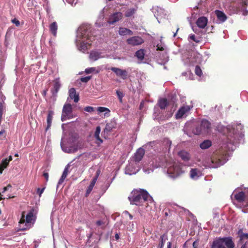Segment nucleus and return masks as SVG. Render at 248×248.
<instances>
[{
    "instance_id": "0e129e2a",
    "label": "nucleus",
    "mask_w": 248,
    "mask_h": 248,
    "mask_svg": "<svg viewBox=\"0 0 248 248\" xmlns=\"http://www.w3.org/2000/svg\"><path fill=\"white\" fill-rule=\"evenodd\" d=\"M100 174V170H98L96 172L95 176L93 178H96V179H97Z\"/></svg>"
},
{
    "instance_id": "4468645a",
    "label": "nucleus",
    "mask_w": 248,
    "mask_h": 248,
    "mask_svg": "<svg viewBox=\"0 0 248 248\" xmlns=\"http://www.w3.org/2000/svg\"><path fill=\"white\" fill-rule=\"evenodd\" d=\"M208 19L205 16H201L198 18L196 21L197 26L201 29H204L207 26Z\"/></svg>"
},
{
    "instance_id": "58836bf2",
    "label": "nucleus",
    "mask_w": 248,
    "mask_h": 248,
    "mask_svg": "<svg viewBox=\"0 0 248 248\" xmlns=\"http://www.w3.org/2000/svg\"><path fill=\"white\" fill-rule=\"evenodd\" d=\"M192 132L195 135H200L201 134H203L201 125L196 126L194 128H193Z\"/></svg>"
},
{
    "instance_id": "9d476101",
    "label": "nucleus",
    "mask_w": 248,
    "mask_h": 248,
    "mask_svg": "<svg viewBox=\"0 0 248 248\" xmlns=\"http://www.w3.org/2000/svg\"><path fill=\"white\" fill-rule=\"evenodd\" d=\"M127 43L131 46H138L143 43V40L139 36H133L126 40Z\"/></svg>"
},
{
    "instance_id": "a18cd8bd",
    "label": "nucleus",
    "mask_w": 248,
    "mask_h": 248,
    "mask_svg": "<svg viewBox=\"0 0 248 248\" xmlns=\"http://www.w3.org/2000/svg\"><path fill=\"white\" fill-rule=\"evenodd\" d=\"M135 13V10L134 9H128L127 10L125 13V16H126V17H129V16H132L134 13Z\"/></svg>"
},
{
    "instance_id": "cd10ccee",
    "label": "nucleus",
    "mask_w": 248,
    "mask_h": 248,
    "mask_svg": "<svg viewBox=\"0 0 248 248\" xmlns=\"http://www.w3.org/2000/svg\"><path fill=\"white\" fill-rule=\"evenodd\" d=\"M139 170V169H133L132 165H128L126 166L125 170V172L126 174L129 175H132L136 174Z\"/></svg>"
},
{
    "instance_id": "0eeeda50",
    "label": "nucleus",
    "mask_w": 248,
    "mask_h": 248,
    "mask_svg": "<svg viewBox=\"0 0 248 248\" xmlns=\"http://www.w3.org/2000/svg\"><path fill=\"white\" fill-rule=\"evenodd\" d=\"M74 117L72 114V107L71 104H66L63 106L62 114L61 116V120L64 122L67 119H70Z\"/></svg>"
},
{
    "instance_id": "09e8293b",
    "label": "nucleus",
    "mask_w": 248,
    "mask_h": 248,
    "mask_svg": "<svg viewBox=\"0 0 248 248\" xmlns=\"http://www.w3.org/2000/svg\"><path fill=\"white\" fill-rule=\"evenodd\" d=\"M156 50L165 51H166L165 46L164 45L158 44L156 46Z\"/></svg>"
},
{
    "instance_id": "2f4dec72",
    "label": "nucleus",
    "mask_w": 248,
    "mask_h": 248,
    "mask_svg": "<svg viewBox=\"0 0 248 248\" xmlns=\"http://www.w3.org/2000/svg\"><path fill=\"white\" fill-rule=\"evenodd\" d=\"M240 236V241L242 242H245L248 241V233H243L242 231L240 230L238 232Z\"/></svg>"
},
{
    "instance_id": "603ef678",
    "label": "nucleus",
    "mask_w": 248,
    "mask_h": 248,
    "mask_svg": "<svg viewBox=\"0 0 248 248\" xmlns=\"http://www.w3.org/2000/svg\"><path fill=\"white\" fill-rule=\"evenodd\" d=\"M91 79V77H86L81 78V81L83 82H87Z\"/></svg>"
},
{
    "instance_id": "20e7f679",
    "label": "nucleus",
    "mask_w": 248,
    "mask_h": 248,
    "mask_svg": "<svg viewBox=\"0 0 248 248\" xmlns=\"http://www.w3.org/2000/svg\"><path fill=\"white\" fill-rule=\"evenodd\" d=\"M228 157L223 154H216L213 157L209 159V162H205L203 165L205 167L217 168L225 164L228 160Z\"/></svg>"
},
{
    "instance_id": "79ce46f5",
    "label": "nucleus",
    "mask_w": 248,
    "mask_h": 248,
    "mask_svg": "<svg viewBox=\"0 0 248 248\" xmlns=\"http://www.w3.org/2000/svg\"><path fill=\"white\" fill-rule=\"evenodd\" d=\"M84 147V142L82 140L78 141L75 145H74V148H77V151L78 149H82Z\"/></svg>"
},
{
    "instance_id": "c9c22d12",
    "label": "nucleus",
    "mask_w": 248,
    "mask_h": 248,
    "mask_svg": "<svg viewBox=\"0 0 248 248\" xmlns=\"http://www.w3.org/2000/svg\"><path fill=\"white\" fill-rule=\"evenodd\" d=\"M101 131V128L99 126L96 127L95 131L94 133V137L97 140L99 141V143H102L103 142L102 140L100 139L99 137V134Z\"/></svg>"
},
{
    "instance_id": "1a4fd4ad",
    "label": "nucleus",
    "mask_w": 248,
    "mask_h": 248,
    "mask_svg": "<svg viewBox=\"0 0 248 248\" xmlns=\"http://www.w3.org/2000/svg\"><path fill=\"white\" fill-rule=\"evenodd\" d=\"M110 69L114 72L117 76L123 79H125L127 77L128 73L125 70L115 67H111Z\"/></svg>"
},
{
    "instance_id": "680f3d73",
    "label": "nucleus",
    "mask_w": 248,
    "mask_h": 248,
    "mask_svg": "<svg viewBox=\"0 0 248 248\" xmlns=\"http://www.w3.org/2000/svg\"><path fill=\"white\" fill-rule=\"evenodd\" d=\"M43 176L45 178L46 181L48 180V173L47 172H44Z\"/></svg>"
},
{
    "instance_id": "13d9d810",
    "label": "nucleus",
    "mask_w": 248,
    "mask_h": 248,
    "mask_svg": "<svg viewBox=\"0 0 248 248\" xmlns=\"http://www.w3.org/2000/svg\"><path fill=\"white\" fill-rule=\"evenodd\" d=\"M190 39L193 40L194 42H198L199 41L195 39V36L194 34H191L189 36Z\"/></svg>"
},
{
    "instance_id": "9b49d317",
    "label": "nucleus",
    "mask_w": 248,
    "mask_h": 248,
    "mask_svg": "<svg viewBox=\"0 0 248 248\" xmlns=\"http://www.w3.org/2000/svg\"><path fill=\"white\" fill-rule=\"evenodd\" d=\"M122 16V14L121 13H115L109 16L108 22L110 24H113L121 19Z\"/></svg>"
},
{
    "instance_id": "8fccbe9b",
    "label": "nucleus",
    "mask_w": 248,
    "mask_h": 248,
    "mask_svg": "<svg viewBox=\"0 0 248 248\" xmlns=\"http://www.w3.org/2000/svg\"><path fill=\"white\" fill-rule=\"evenodd\" d=\"M85 111L88 112H92L94 111V108L92 107L88 106L84 108Z\"/></svg>"
},
{
    "instance_id": "423d86ee",
    "label": "nucleus",
    "mask_w": 248,
    "mask_h": 248,
    "mask_svg": "<svg viewBox=\"0 0 248 248\" xmlns=\"http://www.w3.org/2000/svg\"><path fill=\"white\" fill-rule=\"evenodd\" d=\"M35 221V217L32 212H30L25 218L24 213L22 214V217L19 223L20 229L24 231L31 227Z\"/></svg>"
},
{
    "instance_id": "6ab92c4d",
    "label": "nucleus",
    "mask_w": 248,
    "mask_h": 248,
    "mask_svg": "<svg viewBox=\"0 0 248 248\" xmlns=\"http://www.w3.org/2000/svg\"><path fill=\"white\" fill-rule=\"evenodd\" d=\"M215 14L217 16V19L219 21V22H224L227 19V16L222 11L219 10H216Z\"/></svg>"
},
{
    "instance_id": "4be33fe9",
    "label": "nucleus",
    "mask_w": 248,
    "mask_h": 248,
    "mask_svg": "<svg viewBox=\"0 0 248 248\" xmlns=\"http://www.w3.org/2000/svg\"><path fill=\"white\" fill-rule=\"evenodd\" d=\"M178 155L181 159L184 161H187L189 160L190 158V155L189 154L185 151H181L178 153Z\"/></svg>"
},
{
    "instance_id": "f03ea898",
    "label": "nucleus",
    "mask_w": 248,
    "mask_h": 248,
    "mask_svg": "<svg viewBox=\"0 0 248 248\" xmlns=\"http://www.w3.org/2000/svg\"><path fill=\"white\" fill-rule=\"evenodd\" d=\"M227 129L229 132L227 146L229 150H233V146L237 143L239 137L242 136L243 126L241 124L229 125Z\"/></svg>"
},
{
    "instance_id": "7c9ffc66",
    "label": "nucleus",
    "mask_w": 248,
    "mask_h": 248,
    "mask_svg": "<svg viewBox=\"0 0 248 248\" xmlns=\"http://www.w3.org/2000/svg\"><path fill=\"white\" fill-rule=\"evenodd\" d=\"M119 33L121 35H125L126 34L132 35L133 34L132 31L125 28H120Z\"/></svg>"
},
{
    "instance_id": "bf43d9fd",
    "label": "nucleus",
    "mask_w": 248,
    "mask_h": 248,
    "mask_svg": "<svg viewBox=\"0 0 248 248\" xmlns=\"http://www.w3.org/2000/svg\"><path fill=\"white\" fill-rule=\"evenodd\" d=\"M241 248H248V241H246Z\"/></svg>"
},
{
    "instance_id": "6e6d98bb",
    "label": "nucleus",
    "mask_w": 248,
    "mask_h": 248,
    "mask_svg": "<svg viewBox=\"0 0 248 248\" xmlns=\"http://www.w3.org/2000/svg\"><path fill=\"white\" fill-rule=\"evenodd\" d=\"M66 1L71 5H75L77 3L76 0H66Z\"/></svg>"
},
{
    "instance_id": "f3484780",
    "label": "nucleus",
    "mask_w": 248,
    "mask_h": 248,
    "mask_svg": "<svg viewBox=\"0 0 248 248\" xmlns=\"http://www.w3.org/2000/svg\"><path fill=\"white\" fill-rule=\"evenodd\" d=\"M12 160V156H9L8 158H5L3 160L1 163L0 164V173H2V171L7 167L9 162Z\"/></svg>"
},
{
    "instance_id": "6e6552de",
    "label": "nucleus",
    "mask_w": 248,
    "mask_h": 248,
    "mask_svg": "<svg viewBox=\"0 0 248 248\" xmlns=\"http://www.w3.org/2000/svg\"><path fill=\"white\" fill-rule=\"evenodd\" d=\"M191 109V107L188 105L184 106L181 107L175 115L177 119L186 117Z\"/></svg>"
},
{
    "instance_id": "2eb2a0df",
    "label": "nucleus",
    "mask_w": 248,
    "mask_h": 248,
    "mask_svg": "<svg viewBox=\"0 0 248 248\" xmlns=\"http://www.w3.org/2000/svg\"><path fill=\"white\" fill-rule=\"evenodd\" d=\"M145 154V151L142 148L138 149L135 154L134 159L136 162H139L143 158Z\"/></svg>"
},
{
    "instance_id": "dca6fc26",
    "label": "nucleus",
    "mask_w": 248,
    "mask_h": 248,
    "mask_svg": "<svg viewBox=\"0 0 248 248\" xmlns=\"http://www.w3.org/2000/svg\"><path fill=\"white\" fill-rule=\"evenodd\" d=\"M211 248H225L224 238H219L215 240L213 243Z\"/></svg>"
},
{
    "instance_id": "a878e982",
    "label": "nucleus",
    "mask_w": 248,
    "mask_h": 248,
    "mask_svg": "<svg viewBox=\"0 0 248 248\" xmlns=\"http://www.w3.org/2000/svg\"><path fill=\"white\" fill-rule=\"evenodd\" d=\"M201 174V171L197 169H191L190 171V177L193 179H197Z\"/></svg>"
},
{
    "instance_id": "f8f14e48",
    "label": "nucleus",
    "mask_w": 248,
    "mask_h": 248,
    "mask_svg": "<svg viewBox=\"0 0 248 248\" xmlns=\"http://www.w3.org/2000/svg\"><path fill=\"white\" fill-rule=\"evenodd\" d=\"M103 53L100 51H92L89 55V58L91 60L95 61L99 59L105 57V56L102 55Z\"/></svg>"
},
{
    "instance_id": "f257e3e1",
    "label": "nucleus",
    "mask_w": 248,
    "mask_h": 248,
    "mask_svg": "<svg viewBox=\"0 0 248 248\" xmlns=\"http://www.w3.org/2000/svg\"><path fill=\"white\" fill-rule=\"evenodd\" d=\"M91 29L90 25L84 24L77 31L76 43L78 49L83 53L90 48L92 42L94 38L91 35Z\"/></svg>"
},
{
    "instance_id": "e2e57ef3",
    "label": "nucleus",
    "mask_w": 248,
    "mask_h": 248,
    "mask_svg": "<svg viewBox=\"0 0 248 248\" xmlns=\"http://www.w3.org/2000/svg\"><path fill=\"white\" fill-rule=\"evenodd\" d=\"M4 106L3 105V102H0V111L3 112V108Z\"/></svg>"
},
{
    "instance_id": "b1692460",
    "label": "nucleus",
    "mask_w": 248,
    "mask_h": 248,
    "mask_svg": "<svg viewBox=\"0 0 248 248\" xmlns=\"http://www.w3.org/2000/svg\"><path fill=\"white\" fill-rule=\"evenodd\" d=\"M224 245L226 246L227 248H234V244L232 240V237H224Z\"/></svg>"
},
{
    "instance_id": "3c124183",
    "label": "nucleus",
    "mask_w": 248,
    "mask_h": 248,
    "mask_svg": "<svg viewBox=\"0 0 248 248\" xmlns=\"http://www.w3.org/2000/svg\"><path fill=\"white\" fill-rule=\"evenodd\" d=\"M45 187H43L42 188H38L37 189V194L39 195V197H41L42 194L43 193L44 190H45Z\"/></svg>"
},
{
    "instance_id": "052dcab7",
    "label": "nucleus",
    "mask_w": 248,
    "mask_h": 248,
    "mask_svg": "<svg viewBox=\"0 0 248 248\" xmlns=\"http://www.w3.org/2000/svg\"><path fill=\"white\" fill-rule=\"evenodd\" d=\"M104 224V223L102 221H101V220H98L96 222V224L98 226H101V225H103Z\"/></svg>"
},
{
    "instance_id": "e433bc0d",
    "label": "nucleus",
    "mask_w": 248,
    "mask_h": 248,
    "mask_svg": "<svg viewBox=\"0 0 248 248\" xmlns=\"http://www.w3.org/2000/svg\"><path fill=\"white\" fill-rule=\"evenodd\" d=\"M160 60H161L162 63H165L169 61V57L167 55L166 51L163 52L162 56H159Z\"/></svg>"
},
{
    "instance_id": "bb28decb",
    "label": "nucleus",
    "mask_w": 248,
    "mask_h": 248,
    "mask_svg": "<svg viewBox=\"0 0 248 248\" xmlns=\"http://www.w3.org/2000/svg\"><path fill=\"white\" fill-rule=\"evenodd\" d=\"M62 150L67 153H74L77 151V148H74V145L69 147L61 145Z\"/></svg>"
},
{
    "instance_id": "f704fd0d",
    "label": "nucleus",
    "mask_w": 248,
    "mask_h": 248,
    "mask_svg": "<svg viewBox=\"0 0 248 248\" xmlns=\"http://www.w3.org/2000/svg\"><path fill=\"white\" fill-rule=\"evenodd\" d=\"M115 127V124L113 123H110L107 124L106 125L105 128L104 130V133H108L112 130L113 128Z\"/></svg>"
},
{
    "instance_id": "a19ab883",
    "label": "nucleus",
    "mask_w": 248,
    "mask_h": 248,
    "mask_svg": "<svg viewBox=\"0 0 248 248\" xmlns=\"http://www.w3.org/2000/svg\"><path fill=\"white\" fill-rule=\"evenodd\" d=\"M136 56L139 59L143 60L144 58V50L142 49L138 50L136 53Z\"/></svg>"
},
{
    "instance_id": "c03bdc74",
    "label": "nucleus",
    "mask_w": 248,
    "mask_h": 248,
    "mask_svg": "<svg viewBox=\"0 0 248 248\" xmlns=\"http://www.w3.org/2000/svg\"><path fill=\"white\" fill-rule=\"evenodd\" d=\"M85 73L86 74H90L95 72V73H98V71L96 70L95 67H91L85 69Z\"/></svg>"
},
{
    "instance_id": "393cba45",
    "label": "nucleus",
    "mask_w": 248,
    "mask_h": 248,
    "mask_svg": "<svg viewBox=\"0 0 248 248\" xmlns=\"http://www.w3.org/2000/svg\"><path fill=\"white\" fill-rule=\"evenodd\" d=\"M234 198L238 202H242L245 201L246 196L243 192L241 191L234 194Z\"/></svg>"
},
{
    "instance_id": "774afa93",
    "label": "nucleus",
    "mask_w": 248,
    "mask_h": 248,
    "mask_svg": "<svg viewBox=\"0 0 248 248\" xmlns=\"http://www.w3.org/2000/svg\"><path fill=\"white\" fill-rule=\"evenodd\" d=\"M5 131L4 130H2L0 131V136L2 135L3 134L5 133Z\"/></svg>"
},
{
    "instance_id": "4c0bfd02",
    "label": "nucleus",
    "mask_w": 248,
    "mask_h": 248,
    "mask_svg": "<svg viewBox=\"0 0 248 248\" xmlns=\"http://www.w3.org/2000/svg\"><path fill=\"white\" fill-rule=\"evenodd\" d=\"M11 188V186L10 185H8L7 186L4 187L2 189V191L1 192H0V200H2L3 198L2 197V195H1V193H4L5 191L8 190L10 188ZM14 196H10L9 195H7L6 197H4L3 199H10L14 198Z\"/></svg>"
},
{
    "instance_id": "c756f323",
    "label": "nucleus",
    "mask_w": 248,
    "mask_h": 248,
    "mask_svg": "<svg viewBox=\"0 0 248 248\" xmlns=\"http://www.w3.org/2000/svg\"><path fill=\"white\" fill-rule=\"evenodd\" d=\"M49 29L51 32L54 36H56L57 31L58 30V25L56 22H53L49 26Z\"/></svg>"
},
{
    "instance_id": "39448f33",
    "label": "nucleus",
    "mask_w": 248,
    "mask_h": 248,
    "mask_svg": "<svg viewBox=\"0 0 248 248\" xmlns=\"http://www.w3.org/2000/svg\"><path fill=\"white\" fill-rule=\"evenodd\" d=\"M167 174L172 178H175L184 172L182 166L176 161L170 162L167 164Z\"/></svg>"
},
{
    "instance_id": "a211bd4d",
    "label": "nucleus",
    "mask_w": 248,
    "mask_h": 248,
    "mask_svg": "<svg viewBox=\"0 0 248 248\" xmlns=\"http://www.w3.org/2000/svg\"><path fill=\"white\" fill-rule=\"evenodd\" d=\"M69 96L71 99H73L74 101L76 103L78 102L79 100L78 95L76 94V90L74 88L69 90Z\"/></svg>"
},
{
    "instance_id": "ddd939ff",
    "label": "nucleus",
    "mask_w": 248,
    "mask_h": 248,
    "mask_svg": "<svg viewBox=\"0 0 248 248\" xmlns=\"http://www.w3.org/2000/svg\"><path fill=\"white\" fill-rule=\"evenodd\" d=\"M200 125L201 128H202L203 134L208 133L210 132L211 124L209 121L206 120H203L202 121Z\"/></svg>"
},
{
    "instance_id": "5701e85b",
    "label": "nucleus",
    "mask_w": 248,
    "mask_h": 248,
    "mask_svg": "<svg viewBox=\"0 0 248 248\" xmlns=\"http://www.w3.org/2000/svg\"><path fill=\"white\" fill-rule=\"evenodd\" d=\"M54 114V111L52 110H49L48 112V115L47 117V126L46 129V130L49 129L51 125Z\"/></svg>"
},
{
    "instance_id": "72a5a7b5",
    "label": "nucleus",
    "mask_w": 248,
    "mask_h": 248,
    "mask_svg": "<svg viewBox=\"0 0 248 248\" xmlns=\"http://www.w3.org/2000/svg\"><path fill=\"white\" fill-rule=\"evenodd\" d=\"M212 145V142L210 140H205L200 144V147L202 149H206Z\"/></svg>"
},
{
    "instance_id": "412c9836",
    "label": "nucleus",
    "mask_w": 248,
    "mask_h": 248,
    "mask_svg": "<svg viewBox=\"0 0 248 248\" xmlns=\"http://www.w3.org/2000/svg\"><path fill=\"white\" fill-rule=\"evenodd\" d=\"M152 165V168H149L148 167H147L146 166H144L143 168V171L147 174L150 173L151 172H152L153 171V170L155 168H157L159 167H160L161 166V164L160 163H156L155 164H154V162H153V163L150 165Z\"/></svg>"
},
{
    "instance_id": "473e14b6",
    "label": "nucleus",
    "mask_w": 248,
    "mask_h": 248,
    "mask_svg": "<svg viewBox=\"0 0 248 248\" xmlns=\"http://www.w3.org/2000/svg\"><path fill=\"white\" fill-rule=\"evenodd\" d=\"M97 110L98 113H101L105 112L104 116H108L109 115L110 110L108 108L103 107H99L97 108Z\"/></svg>"
},
{
    "instance_id": "7ed1b4c3",
    "label": "nucleus",
    "mask_w": 248,
    "mask_h": 248,
    "mask_svg": "<svg viewBox=\"0 0 248 248\" xmlns=\"http://www.w3.org/2000/svg\"><path fill=\"white\" fill-rule=\"evenodd\" d=\"M150 198L146 191L140 189L132 191L128 199L131 204L140 206Z\"/></svg>"
},
{
    "instance_id": "37998d69",
    "label": "nucleus",
    "mask_w": 248,
    "mask_h": 248,
    "mask_svg": "<svg viewBox=\"0 0 248 248\" xmlns=\"http://www.w3.org/2000/svg\"><path fill=\"white\" fill-rule=\"evenodd\" d=\"M160 242L159 244V248H163L167 238L165 235H163L160 236Z\"/></svg>"
},
{
    "instance_id": "69168bd1",
    "label": "nucleus",
    "mask_w": 248,
    "mask_h": 248,
    "mask_svg": "<svg viewBox=\"0 0 248 248\" xmlns=\"http://www.w3.org/2000/svg\"><path fill=\"white\" fill-rule=\"evenodd\" d=\"M123 215H124V216H128V215L130 214L129 213V212H128V211H124L123 212Z\"/></svg>"
},
{
    "instance_id": "de8ad7c7",
    "label": "nucleus",
    "mask_w": 248,
    "mask_h": 248,
    "mask_svg": "<svg viewBox=\"0 0 248 248\" xmlns=\"http://www.w3.org/2000/svg\"><path fill=\"white\" fill-rule=\"evenodd\" d=\"M116 93H117V96L119 99L120 102L122 103L123 101V97H124L123 93L119 91H117Z\"/></svg>"
},
{
    "instance_id": "864d4df0",
    "label": "nucleus",
    "mask_w": 248,
    "mask_h": 248,
    "mask_svg": "<svg viewBox=\"0 0 248 248\" xmlns=\"http://www.w3.org/2000/svg\"><path fill=\"white\" fill-rule=\"evenodd\" d=\"M12 22L15 24L16 26L18 27L20 25V22L16 18H14L12 20Z\"/></svg>"
},
{
    "instance_id": "c85d7f7f",
    "label": "nucleus",
    "mask_w": 248,
    "mask_h": 248,
    "mask_svg": "<svg viewBox=\"0 0 248 248\" xmlns=\"http://www.w3.org/2000/svg\"><path fill=\"white\" fill-rule=\"evenodd\" d=\"M68 173V167L67 166L64 169V170L63 171V173L62 174V175L58 183L57 186H58L59 185H61L64 182V180H65V179L66 178V177L67 176Z\"/></svg>"
},
{
    "instance_id": "ea45409f",
    "label": "nucleus",
    "mask_w": 248,
    "mask_h": 248,
    "mask_svg": "<svg viewBox=\"0 0 248 248\" xmlns=\"http://www.w3.org/2000/svg\"><path fill=\"white\" fill-rule=\"evenodd\" d=\"M168 104L167 100L166 99L162 98L159 100L158 105L161 109H164Z\"/></svg>"
},
{
    "instance_id": "338daca9",
    "label": "nucleus",
    "mask_w": 248,
    "mask_h": 248,
    "mask_svg": "<svg viewBox=\"0 0 248 248\" xmlns=\"http://www.w3.org/2000/svg\"><path fill=\"white\" fill-rule=\"evenodd\" d=\"M171 243L170 242H169L168 243H167V248H171ZM174 248H176V247H175Z\"/></svg>"
},
{
    "instance_id": "5fc2aeb1",
    "label": "nucleus",
    "mask_w": 248,
    "mask_h": 248,
    "mask_svg": "<svg viewBox=\"0 0 248 248\" xmlns=\"http://www.w3.org/2000/svg\"><path fill=\"white\" fill-rule=\"evenodd\" d=\"M93 186L89 185L86 191V195L89 194L93 189Z\"/></svg>"
},
{
    "instance_id": "aec40b11",
    "label": "nucleus",
    "mask_w": 248,
    "mask_h": 248,
    "mask_svg": "<svg viewBox=\"0 0 248 248\" xmlns=\"http://www.w3.org/2000/svg\"><path fill=\"white\" fill-rule=\"evenodd\" d=\"M61 86V84L59 78H56L54 80V86L52 90V93L53 94H57L58 92L60 87Z\"/></svg>"
},
{
    "instance_id": "49530a36",
    "label": "nucleus",
    "mask_w": 248,
    "mask_h": 248,
    "mask_svg": "<svg viewBox=\"0 0 248 248\" xmlns=\"http://www.w3.org/2000/svg\"><path fill=\"white\" fill-rule=\"evenodd\" d=\"M195 72L198 76H201L202 74V71L200 67L198 66H196L195 69Z\"/></svg>"
},
{
    "instance_id": "4d7b16f0",
    "label": "nucleus",
    "mask_w": 248,
    "mask_h": 248,
    "mask_svg": "<svg viewBox=\"0 0 248 248\" xmlns=\"http://www.w3.org/2000/svg\"><path fill=\"white\" fill-rule=\"evenodd\" d=\"M97 179L96 178H93L92 180V181H91L90 185L93 186H94L96 182V181H97Z\"/></svg>"
}]
</instances>
